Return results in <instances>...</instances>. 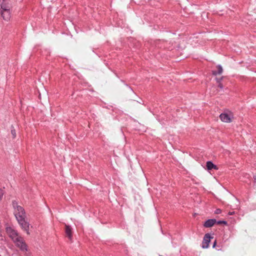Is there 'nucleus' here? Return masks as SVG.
Wrapping results in <instances>:
<instances>
[{"instance_id":"nucleus-18","label":"nucleus","mask_w":256,"mask_h":256,"mask_svg":"<svg viewBox=\"0 0 256 256\" xmlns=\"http://www.w3.org/2000/svg\"><path fill=\"white\" fill-rule=\"evenodd\" d=\"M218 87L222 89L223 88V86L222 83H218Z\"/></svg>"},{"instance_id":"nucleus-3","label":"nucleus","mask_w":256,"mask_h":256,"mask_svg":"<svg viewBox=\"0 0 256 256\" xmlns=\"http://www.w3.org/2000/svg\"><path fill=\"white\" fill-rule=\"evenodd\" d=\"M16 220H18V224L20 225L22 228L26 230L28 234H30V232H28L30 224L25 220L24 218H18L16 219Z\"/></svg>"},{"instance_id":"nucleus-22","label":"nucleus","mask_w":256,"mask_h":256,"mask_svg":"<svg viewBox=\"0 0 256 256\" xmlns=\"http://www.w3.org/2000/svg\"><path fill=\"white\" fill-rule=\"evenodd\" d=\"M44 94L46 95V92L45 90H44Z\"/></svg>"},{"instance_id":"nucleus-9","label":"nucleus","mask_w":256,"mask_h":256,"mask_svg":"<svg viewBox=\"0 0 256 256\" xmlns=\"http://www.w3.org/2000/svg\"><path fill=\"white\" fill-rule=\"evenodd\" d=\"M65 232L70 240L72 239V231L70 226L65 224Z\"/></svg>"},{"instance_id":"nucleus-19","label":"nucleus","mask_w":256,"mask_h":256,"mask_svg":"<svg viewBox=\"0 0 256 256\" xmlns=\"http://www.w3.org/2000/svg\"><path fill=\"white\" fill-rule=\"evenodd\" d=\"M216 240H215L214 242L212 248H214L216 246Z\"/></svg>"},{"instance_id":"nucleus-17","label":"nucleus","mask_w":256,"mask_h":256,"mask_svg":"<svg viewBox=\"0 0 256 256\" xmlns=\"http://www.w3.org/2000/svg\"><path fill=\"white\" fill-rule=\"evenodd\" d=\"M4 194V192L2 190L0 189V200H2V198Z\"/></svg>"},{"instance_id":"nucleus-5","label":"nucleus","mask_w":256,"mask_h":256,"mask_svg":"<svg viewBox=\"0 0 256 256\" xmlns=\"http://www.w3.org/2000/svg\"><path fill=\"white\" fill-rule=\"evenodd\" d=\"M212 238H213V237L211 236L210 234L208 233L204 235L202 246L203 248H208L209 244Z\"/></svg>"},{"instance_id":"nucleus-24","label":"nucleus","mask_w":256,"mask_h":256,"mask_svg":"<svg viewBox=\"0 0 256 256\" xmlns=\"http://www.w3.org/2000/svg\"><path fill=\"white\" fill-rule=\"evenodd\" d=\"M0 256H1L0 255Z\"/></svg>"},{"instance_id":"nucleus-12","label":"nucleus","mask_w":256,"mask_h":256,"mask_svg":"<svg viewBox=\"0 0 256 256\" xmlns=\"http://www.w3.org/2000/svg\"><path fill=\"white\" fill-rule=\"evenodd\" d=\"M11 134L13 138H15L16 136V132L14 128L12 126V130H11Z\"/></svg>"},{"instance_id":"nucleus-4","label":"nucleus","mask_w":256,"mask_h":256,"mask_svg":"<svg viewBox=\"0 0 256 256\" xmlns=\"http://www.w3.org/2000/svg\"><path fill=\"white\" fill-rule=\"evenodd\" d=\"M14 214L16 219H18V218H25L26 216L24 210L20 206H17V208L15 210Z\"/></svg>"},{"instance_id":"nucleus-15","label":"nucleus","mask_w":256,"mask_h":256,"mask_svg":"<svg viewBox=\"0 0 256 256\" xmlns=\"http://www.w3.org/2000/svg\"><path fill=\"white\" fill-rule=\"evenodd\" d=\"M222 212V210L220 208H218L215 211V214H220Z\"/></svg>"},{"instance_id":"nucleus-16","label":"nucleus","mask_w":256,"mask_h":256,"mask_svg":"<svg viewBox=\"0 0 256 256\" xmlns=\"http://www.w3.org/2000/svg\"><path fill=\"white\" fill-rule=\"evenodd\" d=\"M223 77H222L220 78H216V82L218 83H220L221 80H222Z\"/></svg>"},{"instance_id":"nucleus-13","label":"nucleus","mask_w":256,"mask_h":256,"mask_svg":"<svg viewBox=\"0 0 256 256\" xmlns=\"http://www.w3.org/2000/svg\"><path fill=\"white\" fill-rule=\"evenodd\" d=\"M12 206H13V208H14V210L17 208V206H18V202L16 201H15V200L12 201Z\"/></svg>"},{"instance_id":"nucleus-20","label":"nucleus","mask_w":256,"mask_h":256,"mask_svg":"<svg viewBox=\"0 0 256 256\" xmlns=\"http://www.w3.org/2000/svg\"><path fill=\"white\" fill-rule=\"evenodd\" d=\"M234 214V212H228V214H230V215H232V214Z\"/></svg>"},{"instance_id":"nucleus-11","label":"nucleus","mask_w":256,"mask_h":256,"mask_svg":"<svg viewBox=\"0 0 256 256\" xmlns=\"http://www.w3.org/2000/svg\"><path fill=\"white\" fill-rule=\"evenodd\" d=\"M218 68V71L212 70V74L214 76H216L217 74H222L223 72V69L222 66L220 65H218L216 66Z\"/></svg>"},{"instance_id":"nucleus-1","label":"nucleus","mask_w":256,"mask_h":256,"mask_svg":"<svg viewBox=\"0 0 256 256\" xmlns=\"http://www.w3.org/2000/svg\"><path fill=\"white\" fill-rule=\"evenodd\" d=\"M6 232L14 242L18 246L21 250H26V246L24 242L23 238L18 236V233L11 228H6Z\"/></svg>"},{"instance_id":"nucleus-21","label":"nucleus","mask_w":256,"mask_h":256,"mask_svg":"<svg viewBox=\"0 0 256 256\" xmlns=\"http://www.w3.org/2000/svg\"><path fill=\"white\" fill-rule=\"evenodd\" d=\"M39 98L41 99V94L40 92L39 93Z\"/></svg>"},{"instance_id":"nucleus-8","label":"nucleus","mask_w":256,"mask_h":256,"mask_svg":"<svg viewBox=\"0 0 256 256\" xmlns=\"http://www.w3.org/2000/svg\"><path fill=\"white\" fill-rule=\"evenodd\" d=\"M216 219H209L206 221L204 224V226L205 228H210L216 224Z\"/></svg>"},{"instance_id":"nucleus-6","label":"nucleus","mask_w":256,"mask_h":256,"mask_svg":"<svg viewBox=\"0 0 256 256\" xmlns=\"http://www.w3.org/2000/svg\"><path fill=\"white\" fill-rule=\"evenodd\" d=\"M0 14L4 20L8 21L10 20V10H1Z\"/></svg>"},{"instance_id":"nucleus-2","label":"nucleus","mask_w":256,"mask_h":256,"mask_svg":"<svg viewBox=\"0 0 256 256\" xmlns=\"http://www.w3.org/2000/svg\"><path fill=\"white\" fill-rule=\"evenodd\" d=\"M220 120L224 122H230L233 119V116L231 112L222 113L220 115Z\"/></svg>"},{"instance_id":"nucleus-10","label":"nucleus","mask_w":256,"mask_h":256,"mask_svg":"<svg viewBox=\"0 0 256 256\" xmlns=\"http://www.w3.org/2000/svg\"><path fill=\"white\" fill-rule=\"evenodd\" d=\"M206 166L208 170H211L212 169L218 170L217 166L214 164L212 162L208 161L206 162Z\"/></svg>"},{"instance_id":"nucleus-14","label":"nucleus","mask_w":256,"mask_h":256,"mask_svg":"<svg viewBox=\"0 0 256 256\" xmlns=\"http://www.w3.org/2000/svg\"><path fill=\"white\" fill-rule=\"evenodd\" d=\"M218 224H227V222L225 220H219L216 222Z\"/></svg>"},{"instance_id":"nucleus-7","label":"nucleus","mask_w":256,"mask_h":256,"mask_svg":"<svg viewBox=\"0 0 256 256\" xmlns=\"http://www.w3.org/2000/svg\"><path fill=\"white\" fill-rule=\"evenodd\" d=\"M1 10H10L12 6L11 5L9 4V0H2L0 4Z\"/></svg>"},{"instance_id":"nucleus-23","label":"nucleus","mask_w":256,"mask_h":256,"mask_svg":"<svg viewBox=\"0 0 256 256\" xmlns=\"http://www.w3.org/2000/svg\"><path fill=\"white\" fill-rule=\"evenodd\" d=\"M254 182H256V176H254Z\"/></svg>"}]
</instances>
